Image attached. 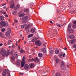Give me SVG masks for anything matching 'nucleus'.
<instances>
[{
    "label": "nucleus",
    "mask_w": 76,
    "mask_h": 76,
    "mask_svg": "<svg viewBox=\"0 0 76 76\" xmlns=\"http://www.w3.org/2000/svg\"><path fill=\"white\" fill-rule=\"evenodd\" d=\"M56 25L57 26H58V27H59L60 28V27H61V26H60V25L58 24H56Z\"/></svg>",
    "instance_id": "nucleus-40"
},
{
    "label": "nucleus",
    "mask_w": 76,
    "mask_h": 76,
    "mask_svg": "<svg viewBox=\"0 0 76 76\" xmlns=\"http://www.w3.org/2000/svg\"><path fill=\"white\" fill-rule=\"evenodd\" d=\"M10 58H11V59L13 61H14L15 60V56H12L11 57H10Z\"/></svg>",
    "instance_id": "nucleus-14"
},
{
    "label": "nucleus",
    "mask_w": 76,
    "mask_h": 76,
    "mask_svg": "<svg viewBox=\"0 0 76 76\" xmlns=\"http://www.w3.org/2000/svg\"><path fill=\"white\" fill-rule=\"evenodd\" d=\"M7 30H8L6 33V37H9L10 36V33H11L12 32V31L11 30V29L10 28H9L7 29Z\"/></svg>",
    "instance_id": "nucleus-4"
},
{
    "label": "nucleus",
    "mask_w": 76,
    "mask_h": 76,
    "mask_svg": "<svg viewBox=\"0 0 76 76\" xmlns=\"http://www.w3.org/2000/svg\"><path fill=\"white\" fill-rule=\"evenodd\" d=\"M14 21L16 23H18V20H16V19L14 20Z\"/></svg>",
    "instance_id": "nucleus-44"
},
{
    "label": "nucleus",
    "mask_w": 76,
    "mask_h": 76,
    "mask_svg": "<svg viewBox=\"0 0 76 76\" xmlns=\"http://www.w3.org/2000/svg\"><path fill=\"white\" fill-rule=\"evenodd\" d=\"M37 39H38V38L36 37L35 38H34L32 40L31 42H35V41H36V40H37Z\"/></svg>",
    "instance_id": "nucleus-13"
},
{
    "label": "nucleus",
    "mask_w": 76,
    "mask_h": 76,
    "mask_svg": "<svg viewBox=\"0 0 76 76\" xmlns=\"http://www.w3.org/2000/svg\"><path fill=\"white\" fill-rule=\"evenodd\" d=\"M60 64H61V66H64V62L63 61H62L60 62Z\"/></svg>",
    "instance_id": "nucleus-11"
},
{
    "label": "nucleus",
    "mask_w": 76,
    "mask_h": 76,
    "mask_svg": "<svg viewBox=\"0 0 76 76\" xmlns=\"http://www.w3.org/2000/svg\"><path fill=\"white\" fill-rule=\"evenodd\" d=\"M20 74H21V75H23V73H22L20 72Z\"/></svg>",
    "instance_id": "nucleus-58"
},
{
    "label": "nucleus",
    "mask_w": 76,
    "mask_h": 76,
    "mask_svg": "<svg viewBox=\"0 0 76 76\" xmlns=\"http://www.w3.org/2000/svg\"><path fill=\"white\" fill-rule=\"evenodd\" d=\"M5 17H7V18H8V17H9V16L7 15H5Z\"/></svg>",
    "instance_id": "nucleus-50"
},
{
    "label": "nucleus",
    "mask_w": 76,
    "mask_h": 76,
    "mask_svg": "<svg viewBox=\"0 0 76 76\" xmlns=\"http://www.w3.org/2000/svg\"><path fill=\"white\" fill-rule=\"evenodd\" d=\"M15 46L14 45V44H13L12 45V48H15Z\"/></svg>",
    "instance_id": "nucleus-45"
},
{
    "label": "nucleus",
    "mask_w": 76,
    "mask_h": 76,
    "mask_svg": "<svg viewBox=\"0 0 76 76\" xmlns=\"http://www.w3.org/2000/svg\"><path fill=\"white\" fill-rule=\"evenodd\" d=\"M28 9H26L24 10V12H27L28 11Z\"/></svg>",
    "instance_id": "nucleus-38"
},
{
    "label": "nucleus",
    "mask_w": 76,
    "mask_h": 76,
    "mask_svg": "<svg viewBox=\"0 0 76 76\" xmlns=\"http://www.w3.org/2000/svg\"><path fill=\"white\" fill-rule=\"evenodd\" d=\"M72 25L71 24H69L68 26V28H71V26Z\"/></svg>",
    "instance_id": "nucleus-37"
},
{
    "label": "nucleus",
    "mask_w": 76,
    "mask_h": 76,
    "mask_svg": "<svg viewBox=\"0 0 76 76\" xmlns=\"http://www.w3.org/2000/svg\"><path fill=\"white\" fill-rule=\"evenodd\" d=\"M67 48H64V50H67Z\"/></svg>",
    "instance_id": "nucleus-54"
},
{
    "label": "nucleus",
    "mask_w": 76,
    "mask_h": 76,
    "mask_svg": "<svg viewBox=\"0 0 76 76\" xmlns=\"http://www.w3.org/2000/svg\"><path fill=\"white\" fill-rule=\"evenodd\" d=\"M25 64V61H23L21 62V67H24V65Z\"/></svg>",
    "instance_id": "nucleus-8"
},
{
    "label": "nucleus",
    "mask_w": 76,
    "mask_h": 76,
    "mask_svg": "<svg viewBox=\"0 0 76 76\" xmlns=\"http://www.w3.org/2000/svg\"><path fill=\"white\" fill-rule=\"evenodd\" d=\"M73 47L74 48H76V44H75V45H73Z\"/></svg>",
    "instance_id": "nucleus-42"
},
{
    "label": "nucleus",
    "mask_w": 76,
    "mask_h": 76,
    "mask_svg": "<svg viewBox=\"0 0 76 76\" xmlns=\"http://www.w3.org/2000/svg\"><path fill=\"white\" fill-rule=\"evenodd\" d=\"M6 4V3H5L4 4H3L2 5V6H5Z\"/></svg>",
    "instance_id": "nucleus-53"
},
{
    "label": "nucleus",
    "mask_w": 76,
    "mask_h": 76,
    "mask_svg": "<svg viewBox=\"0 0 76 76\" xmlns=\"http://www.w3.org/2000/svg\"><path fill=\"white\" fill-rule=\"evenodd\" d=\"M75 36L73 35H71L69 36V38L70 39H72V38H75Z\"/></svg>",
    "instance_id": "nucleus-16"
},
{
    "label": "nucleus",
    "mask_w": 76,
    "mask_h": 76,
    "mask_svg": "<svg viewBox=\"0 0 76 76\" xmlns=\"http://www.w3.org/2000/svg\"><path fill=\"white\" fill-rule=\"evenodd\" d=\"M76 41V39H75L74 40H72L71 41V44H73L74 43V42H75Z\"/></svg>",
    "instance_id": "nucleus-18"
},
{
    "label": "nucleus",
    "mask_w": 76,
    "mask_h": 76,
    "mask_svg": "<svg viewBox=\"0 0 76 76\" xmlns=\"http://www.w3.org/2000/svg\"><path fill=\"white\" fill-rule=\"evenodd\" d=\"M15 57L16 58H18V54L17 53H15Z\"/></svg>",
    "instance_id": "nucleus-30"
},
{
    "label": "nucleus",
    "mask_w": 76,
    "mask_h": 76,
    "mask_svg": "<svg viewBox=\"0 0 76 76\" xmlns=\"http://www.w3.org/2000/svg\"><path fill=\"white\" fill-rule=\"evenodd\" d=\"M27 26V24L26 23L24 24L21 25V27L22 29H23L24 28L25 26Z\"/></svg>",
    "instance_id": "nucleus-10"
},
{
    "label": "nucleus",
    "mask_w": 76,
    "mask_h": 76,
    "mask_svg": "<svg viewBox=\"0 0 76 76\" xmlns=\"http://www.w3.org/2000/svg\"><path fill=\"white\" fill-rule=\"evenodd\" d=\"M4 9H6V7H4Z\"/></svg>",
    "instance_id": "nucleus-64"
},
{
    "label": "nucleus",
    "mask_w": 76,
    "mask_h": 76,
    "mask_svg": "<svg viewBox=\"0 0 76 76\" xmlns=\"http://www.w3.org/2000/svg\"><path fill=\"white\" fill-rule=\"evenodd\" d=\"M28 19H29V17L27 16H26L24 17V19L25 20H27Z\"/></svg>",
    "instance_id": "nucleus-27"
},
{
    "label": "nucleus",
    "mask_w": 76,
    "mask_h": 76,
    "mask_svg": "<svg viewBox=\"0 0 76 76\" xmlns=\"http://www.w3.org/2000/svg\"><path fill=\"white\" fill-rule=\"evenodd\" d=\"M35 59H36V60L37 61H39V59H38V58H37V57H36Z\"/></svg>",
    "instance_id": "nucleus-43"
},
{
    "label": "nucleus",
    "mask_w": 76,
    "mask_h": 76,
    "mask_svg": "<svg viewBox=\"0 0 76 76\" xmlns=\"http://www.w3.org/2000/svg\"><path fill=\"white\" fill-rule=\"evenodd\" d=\"M22 60H23V61H25V57L24 56H23Z\"/></svg>",
    "instance_id": "nucleus-41"
},
{
    "label": "nucleus",
    "mask_w": 76,
    "mask_h": 76,
    "mask_svg": "<svg viewBox=\"0 0 76 76\" xmlns=\"http://www.w3.org/2000/svg\"><path fill=\"white\" fill-rule=\"evenodd\" d=\"M63 57H65V56H66V54H65V53H64L63 55Z\"/></svg>",
    "instance_id": "nucleus-47"
},
{
    "label": "nucleus",
    "mask_w": 76,
    "mask_h": 76,
    "mask_svg": "<svg viewBox=\"0 0 76 76\" xmlns=\"http://www.w3.org/2000/svg\"><path fill=\"white\" fill-rule=\"evenodd\" d=\"M0 54H2V57L8 56L10 54V52L9 51H6L4 48H3L0 50Z\"/></svg>",
    "instance_id": "nucleus-1"
},
{
    "label": "nucleus",
    "mask_w": 76,
    "mask_h": 76,
    "mask_svg": "<svg viewBox=\"0 0 76 76\" xmlns=\"http://www.w3.org/2000/svg\"><path fill=\"white\" fill-rule=\"evenodd\" d=\"M10 8H13L15 6V4L14 3V2L12 0H10Z\"/></svg>",
    "instance_id": "nucleus-3"
},
{
    "label": "nucleus",
    "mask_w": 76,
    "mask_h": 76,
    "mask_svg": "<svg viewBox=\"0 0 76 76\" xmlns=\"http://www.w3.org/2000/svg\"><path fill=\"white\" fill-rule=\"evenodd\" d=\"M30 28V25H29V24H28L27 26L25 28V29L26 30H27V29H28V28Z\"/></svg>",
    "instance_id": "nucleus-19"
},
{
    "label": "nucleus",
    "mask_w": 76,
    "mask_h": 76,
    "mask_svg": "<svg viewBox=\"0 0 76 76\" xmlns=\"http://www.w3.org/2000/svg\"><path fill=\"white\" fill-rule=\"evenodd\" d=\"M60 73H57L55 74V76H60Z\"/></svg>",
    "instance_id": "nucleus-33"
},
{
    "label": "nucleus",
    "mask_w": 76,
    "mask_h": 76,
    "mask_svg": "<svg viewBox=\"0 0 76 76\" xmlns=\"http://www.w3.org/2000/svg\"><path fill=\"white\" fill-rule=\"evenodd\" d=\"M33 60L32 59H30L28 60L29 61H30V62H32Z\"/></svg>",
    "instance_id": "nucleus-39"
},
{
    "label": "nucleus",
    "mask_w": 76,
    "mask_h": 76,
    "mask_svg": "<svg viewBox=\"0 0 76 76\" xmlns=\"http://www.w3.org/2000/svg\"><path fill=\"white\" fill-rule=\"evenodd\" d=\"M55 53L56 54H58L59 53V50L57 49L56 50Z\"/></svg>",
    "instance_id": "nucleus-20"
},
{
    "label": "nucleus",
    "mask_w": 76,
    "mask_h": 76,
    "mask_svg": "<svg viewBox=\"0 0 76 76\" xmlns=\"http://www.w3.org/2000/svg\"><path fill=\"white\" fill-rule=\"evenodd\" d=\"M41 50L44 53H46V49H45V48H42Z\"/></svg>",
    "instance_id": "nucleus-9"
},
{
    "label": "nucleus",
    "mask_w": 76,
    "mask_h": 76,
    "mask_svg": "<svg viewBox=\"0 0 76 76\" xmlns=\"http://www.w3.org/2000/svg\"><path fill=\"white\" fill-rule=\"evenodd\" d=\"M35 43L36 45H38V46H40L41 45V42L39 40H37L35 41Z\"/></svg>",
    "instance_id": "nucleus-5"
},
{
    "label": "nucleus",
    "mask_w": 76,
    "mask_h": 76,
    "mask_svg": "<svg viewBox=\"0 0 76 76\" xmlns=\"http://www.w3.org/2000/svg\"><path fill=\"white\" fill-rule=\"evenodd\" d=\"M33 60L34 61H35V62H36V60L34 59L33 58H32Z\"/></svg>",
    "instance_id": "nucleus-51"
},
{
    "label": "nucleus",
    "mask_w": 76,
    "mask_h": 76,
    "mask_svg": "<svg viewBox=\"0 0 76 76\" xmlns=\"http://www.w3.org/2000/svg\"><path fill=\"white\" fill-rule=\"evenodd\" d=\"M6 73H5V72H4V71H3V72L2 73V76H6Z\"/></svg>",
    "instance_id": "nucleus-28"
},
{
    "label": "nucleus",
    "mask_w": 76,
    "mask_h": 76,
    "mask_svg": "<svg viewBox=\"0 0 76 76\" xmlns=\"http://www.w3.org/2000/svg\"><path fill=\"white\" fill-rule=\"evenodd\" d=\"M20 37L22 38V34H20Z\"/></svg>",
    "instance_id": "nucleus-56"
},
{
    "label": "nucleus",
    "mask_w": 76,
    "mask_h": 76,
    "mask_svg": "<svg viewBox=\"0 0 76 76\" xmlns=\"http://www.w3.org/2000/svg\"><path fill=\"white\" fill-rule=\"evenodd\" d=\"M0 24L2 26L4 27H7L8 26V23H6L5 21H2L0 23Z\"/></svg>",
    "instance_id": "nucleus-2"
},
{
    "label": "nucleus",
    "mask_w": 76,
    "mask_h": 76,
    "mask_svg": "<svg viewBox=\"0 0 76 76\" xmlns=\"http://www.w3.org/2000/svg\"><path fill=\"white\" fill-rule=\"evenodd\" d=\"M73 23L74 24L76 25V20L73 21Z\"/></svg>",
    "instance_id": "nucleus-46"
},
{
    "label": "nucleus",
    "mask_w": 76,
    "mask_h": 76,
    "mask_svg": "<svg viewBox=\"0 0 76 76\" xmlns=\"http://www.w3.org/2000/svg\"><path fill=\"white\" fill-rule=\"evenodd\" d=\"M53 53H54V51L53 50H51L49 52V54H50L51 56H52V54H53Z\"/></svg>",
    "instance_id": "nucleus-21"
},
{
    "label": "nucleus",
    "mask_w": 76,
    "mask_h": 76,
    "mask_svg": "<svg viewBox=\"0 0 76 76\" xmlns=\"http://www.w3.org/2000/svg\"><path fill=\"white\" fill-rule=\"evenodd\" d=\"M4 20V17L1 16H0V20Z\"/></svg>",
    "instance_id": "nucleus-31"
},
{
    "label": "nucleus",
    "mask_w": 76,
    "mask_h": 76,
    "mask_svg": "<svg viewBox=\"0 0 76 76\" xmlns=\"http://www.w3.org/2000/svg\"><path fill=\"white\" fill-rule=\"evenodd\" d=\"M16 46H17L18 45V43L16 42Z\"/></svg>",
    "instance_id": "nucleus-62"
},
{
    "label": "nucleus",
    "mask_w": 76,
    "mask_h": 76,
    "mask_svg": "<svg viewBox=\"0 0 76 76\" xmlns=\"http://www.w3.org/2000/svg\"><path fill=\"white\" fill-rule=\"evenodd\" d=\"M19 7L20 6L19 5H16L15 7H14V10H18V9H19Z\"/></svg>",
    "instance_id": "nucleus-7"
},
{
    "label": "nucleus",
    "mask_w": 76,
    "mask_h": 76,
    "mask_svg": "<svg viewBox=\"0 0 76 76\" xmlns=\"http://www.w3.org/2000/svg\"><path fill=\"white\" fill-rule=\"evenodd\" d=\"M33 36H34V35L33 34H31L28 36V38H31V37H33Z\"/></svg>",
    "instance_id": "nucleus-29"
},
{
    "label": "nucleus",
    "mask_w": 76,
    "mask_h": 76,
    "mask_svg": "<svg viewBox=\"0 0 76 76\" xmlns=\"http://www.w3.org/2000/svg\"><path fill=\"white\" fill-rule=\"evenodd\" d=\"M61 69L62 70H64L66 69V66L65 65H63L62 66H61Z\"/></svg>",
    "instance_id": "nucleus-12"
},
{
    "label": "nucleus",
    "mask_w": 76,
    "mask_h": 76,
    "mask_svg": "<svg viewBox=\"0 0 76 76\" xmlns=\"http://www.w3.org/2000/svg\"><path fill=\"white\" fill-rule=\"evenodd\" d=\"M2 34V33L1 32H0V35H1Z\"/></svg>",
    "instance_id": "nucleus-59"
},
{
    "label": "nucleus",
    "mask_w": 76,
    "mask_h": 76,
    "mask_svg": "<svg viewBox=\"0 0 76 76\" xmlns=\"http://www.w3.org/2000/svg\"><path fill=\"white\" fill-rule=\"evenodd\" d=\"M38 56L39 57H42L43 56L42 53H40L38 54Z\"/></svg>",
    "instance_id": "nucleus-17"
},
{
    "label": "nucleus",
    "mask_w": 76,
    "mask_h": 76,
    "mask_svg": "<svg viewBox=\"0 0 76 76\" xmlns=\"http://www.w3.org/2000/svg\"><path fill=\"white\" fill-rule=\"evenodd\" d=\"M60 61V60L57 58L56 59V62L57 63H58Z\"/></svg>",
    "instance_id": "nucleus-32"
},
{
    "label": "nucleus",
    "mask_w": 76,
    "mask_h": 76,
    "mask_svg": "<svg viewBox=\"0 0 76 76\" xmlns=\"http://www.w3.org/2000/svg\"><path fill=\"white\" fill-rule=\"evenodd\" d=\"M6 29L4 28H3L1 30V32H4Z\"/></svg>",
    "instance_id": "nucleus-35"
},
{
    "label": "nucleus",
    "mask_w": 76,
    "mask_h": 76,
    "mask_svg": "<svg viewBox=\"0 0 76 76\" xmlns=\"http://www.w3.org/2000/svg\"><path fill=\"white\" fill-rule=\"evenodd\" d=\"M4 45L5 46L7 45V44H6V43H4Z\"/></svg>",
    "instance_id": "nucleus-61"
},
{
    "label": "nucleus",
    "mask_w": 76,
    "mask_h": 76,
    "mask_svg": "<svg viewBox=\"0 0 76 76\" xmlns=\"http://www.w3.org/2000/svg\"><path fill=\"white\" fill-rule=\"evenodd\" d=\"M48 36H50V35H51V34H48Z\"/></svg>",
    "instance_id": "nucleus-57"
},
{
    "label": "nucleus",
    "mask_w": 76,
    "mask_h": 76,
    "mask_svg": "<svg viewBox=\"0 0 76 76\" xmlns=\"http://www.w3.org/2000/svg\"><path fill=\"white\" fill-rule=\"evenodd\" d=\"M8 44H11L12 43V42L11 40H9L8 42Z\"/></svg>",
    "instance_id": "nucleus-34"
},
{
    "label": "nucleus",
    "mask_w": 76,
    "mask_h": 76,
    "mask_svg": "<svg viewBox=\"0 0 76 76\" xmlns=\"http://www.w3.org/2000/svg\"><path fill=\"white\" fill-rule=\"evenodd\" d=\"M35 31V29L33 28L31 30V32L32 33H34V32Z\"/></svg>",
    "instance_id": "nucleus-23"
},
{
    "label": "nucleus",
    "mask_w": 76,
    "mask_h": 76,
    "mask_svg": "<svg viewBox=\"0 0 76 76\" xmlns=\"http://www.w3.org/2000/svg\"><path fill=\"white\" fill-rule=\"evenodd\" d=\"M50 23L53 24V21H50Z\"/></svg>",
    "instance_id": "nucleus-55"
},
{
    "label": "nucleus",
    "mask_w": 76,
    "mask_h": 76,
    "mask_svg": "<svg viewBox=\"0 0 76 76\" xmlns=\"http://www.w3.org/2000/svg\"><path fill=\"white\" fill-rule=\"evenodd\" d=\"M0 12H1V13L2 14H3V13L4 12L2 11H0Z\"/></svg>",
    "instance_id": "nucleus-48"
},
{
    "label": "nucleus",
    "mask_w": 76,
    "mask_h": 76,
    "mask_svg": "<svg viewBox=\"0 0 76 76\" xmlns=\"http://www.w3.org/2000/svg\"><path fill=\"white\" fill-rule=\"evenodd\" d=\"M4 71L5 73H7L8 74L9 73V70L5 69L4 70Z\"/></svg>",
    "instance_id": "nucleus-26"
},
{
    "label": "nucleus",
    "mask_w": 76,
    "mask_h": 76,
    "mask_svg": "<svg viewBox=\"0 0 76 76\" xmlns=\"http://www.w3.org/2000/svg\"><path fill=\"white\" fill-rule=\"evenodd\" d=\"M68 32H69V33H73V32H74V31H73V30L71 29L69 30Z\"/></svg>",
    "instance_id": "nucleus-24"
},
{
    "label": "nucleus",
    "mask_w": 76,
    "mask_h": 76,
    "mask_svg": "<svg viewBox=\"0 0 76 76\" xmlns=\"http://www.w3.org/2000/svg\"><path fill=\"white\" fill-rule=\"evenodd\" d=\"M25 15V14L23 13L21 14H20L19 15V17H23V16H24Z\"/></svg>",
    "instance_id": "nucleus-15"
},
{
    "label": "nucleus",
    "mask_w": 76,
    "mask_h": 76,
    "mask_svg": "<svg viewBox=\"0 0 76 76\" xmlns=\"http://www.w3.org/2000/svg\"><path fill=\"white\" fill-rule=\"evenodd\" d=\"M30 66L31 68H33L34 67V64H30Z\"/></svg>",
    "instance_id": "nucleus-25"
},
{
    "label": "nucleus",
    "mask_w": 76,
    "mask_h": 76,
    "mask_svg": "<svg viewBox=\"0 0 76 76\" xmlns=\"http://www.w3.org/2000/svg\"><path fill=\"white\" fill-rule=\"evenodd\" d=\"M24 68L25 70H28L29 69V65L28 64H26L24 66Z\"/></svg>",
    "instance_id": "nucleus-6"
},
{
    "label": "nucleus",
    "mask_w": 76,
    "mask_h": 76,
    "mask_svg": "<svg viewBox=\"0 0 76 76\" xmlns=\"http://www.w3.org/2000/svg\"><path fill=\"white\" fill-rule=\"evenodd\" d=\"M3 14H4V15H6V12H4Z\"/></svg>",
    "instance_id": "nucleus-52"
},
{
    "label": "nucleus",
    "mask_w": 76,
    "mask_h": 76,
    "mask_svg": "<svg viewBox=\"0 0 76 76\" xmlns=\"http://www.w3.org/2000/svg\"><path fill=\"white\" fill-rule=\"evenodd\" d=\"M3 45V44L2 43H1L0 44V47H1V46H2Z\"/></svg>",
    "instance_id": "nucleus-49"
},
{
    "label": "nucleus",
    "mask_w": 76,
    "mask_h": 76,
    "mask_svg": "<svg viewBox=\"0 0 76 76\" xmlns=\"http://www.w3.org/2000/svg\"><path fill=\"white\" fill-rule=\"evenodd\" d=\"M1 28H2V27L0 26V28L1 29Z\"/></svg>",
    "instance_id": "nucleus-63"
},
{
    "label": "nucleus",
    "mask_w": 76,
    "mask_h": 76,
    "mask_svg": "<svg viewBox=\"0 0 76 76\" xmlns=\"http://www.w3.org/2000/svg\"><path fill=\"white\" fill-rule=\"evenodd\" d=\"M72 28L73 29H76V26L75 25H73L72 27Z\"/></svg>",
    "instance_id": "nucleus-36"
},
{
    "label": "nucleus",
    "mask_w": 76,
    "mask_h": 76,
    "mask_svg": "<svg viewBox=\"0 0 76 76\" xmlns=\"http://www.w3.org/2000/svg\"><path fill=\"white\" fill-rule=\"evenodd\" d=\"M16 63L17 64V66H19L20 64V62L18 61L16 62Z\"/></svg>",
    "instance_id": "nucleus-22"
},
{
    "label": "nucleus",
    "mask_w": 76,
    "mask_h": 76,
    "mask_svg": "<svg viewBox=\"0 0 76 76\" xmlns=\"http://www.w3.org/2000/svg\"><path fill=\"white\" fill-rule=\"evenodd\" d=\"M32 57V55H30L29 56V57H30V58Z\"/></svg>",
    "instance_id": "nucleus-60"
}]
</instances>
